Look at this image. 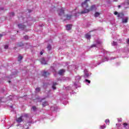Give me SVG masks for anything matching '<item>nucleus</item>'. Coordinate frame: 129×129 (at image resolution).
<instances>
[{
	"instance_id": "f257e3e1",
	"label": "nucleus",
	"mask_w": 129,
	"mask_h": 129,
	"mask_svg": "<svg viewBox=\"0 0 129 129\" xmlns=\"http://www.w3.org/2000/svg\"><path fill=\"white\" fill-rule=\"evenodd\" d=\"M94 10H96V7L95 5H92L89 9H85L84 11H82L80 13H79L80 15H82L83 14H87V13H89V12H91L94 11Z\"/></svg>"
},
{
	"instance_id": "f03ea898",
	"label": "nucleus",
	"mask_w": 129,
	"mask_h": 129,
	"mask_svg": "<svg viewBox=\"0 0 129 129\" xmlns=\"http://www.w3.org/2000/svg\"><path fill=\"white\" fill-rule=\"evenodd\" d=\"M90 0H85L84 2L82 3V7L85 10H86L87 8H88V2H90Z\"/></svg>"
},
{
	"instance_id": "7ed1b4c3",
	"label": "nucleus",
	"mask_w": 129,
	"mask_h": 129,
	"mask_svg": "<svg viewBox=\"0 0 129 129\" xmlns=\"http://www.w3.org/2000/svg\"><path fill=\"white\" fill-rule=\"evenodd\" d=\"M58 13V16H63L65 14V8H61L59 10L57 11Z\"/></svg>"
},
{
	"instance_id": "20e7f679",
	"label": "nucleus",
	"mask_w": 129,
	"mask_h": 129,
	"mask_svg": "<svg viewBox=\"0 0 129 129\" xmlns=\"http://www.w3.org/2000/svg\"><path fill=\"white\" fill-rule=\"evenodd\" d=\"M71 18H72V15L67 14L64 15L63 18L61 19H64V21H66V20H71Z\"/></svg>"
},
{
	"instance_id": "39448f33",
	"label": "nucleus",
	"mask_w": 129,
	"mask_h": 129,
	"mask_svg": "<svg viewBox=\"0 0 129 129\" xmlns=\"http://www.w3.org/2000/svg\"><path fill=\"white\" fill-rule=\"evenodd\" d=\"M128 21V17H126L122 19V23L123 24H126Z\"/></svg>"
},
{
	"instance_id": "423d86ee",
	"label": "nucleus",
	"mask_w": 129,
	"mask_h": 129,
	"mask_svg": "<svg viewBox=\"0 0 129 129\" xmlns=\"http://www.w3.org/2000/svg\"><path fill=\"white\" fill-rule=\"evenodd\" d=\"M42 75V76H44V77H47V76H49V75H50V73L46 71H43Z\"/></svg>"
},
{
	"instance_id": "0eeeda50",
	"label": "nucleus",
	"mask_w": 129,
	"mask_h": 129,
	"mask_svg": "<svg viewBox=\"0 0 129 129\" xmlns=\"http://www.w3.org/2000/svg\"><path fill=\"white\" fill-rule=\"evenodd\" d=\"M17 122H22L23 121V116H21L16 119Z\"/></svg>"
},
{
	"instance_id": "6e6552de",
	"label": "nucleus",
	"mask_w": 129,
	"mask_h": 129,
	"mask_svg": "<svg viewBox=\"0 0 129 129\" xmlns=\"http://www.w3.org/2000/svg\"><path fill=\"white\" fill-rule=\"evenodd\" d=\"M123 17H124V14L122 13H120L117 15V18H120V19H123Z\"/></svg>"
},
{
	"instance_id": "1a4fd4ad",
	"label": "nucleus",
	"mask_w": 129,
	"mask_h": 129,
	"mask_svg": "<svg viewBox=\"0 0 129 129\" xmlns=\"http://www.w3.org/2000/svg\"><path fill=\"white\" fill-rule=\"evenodd\" d=\"M40 62L41 64H43L44 65H46V64H47V62H46V60L44 58H42L41 59H40Z\"/></svg>"
},
{
	"instance_id": "9d476101",
	"label": "nucleus",
	"mask_w": 129,
	"mask_h": 129,
	"mask_svg": "<svg viewBox=\"0 0 129 129\" xmlns=\"http://www.w3.org/2000/svg\"><path fill=\"white\" fill-rule=\"evenodd\" d=\"M66 29L68 31H70L72 29V25L68 24L66 26Z\"/></svg>"
},
{
	"instance_id": "9b49d317",
	"label": "nucleus",
	"mask_w": 129,
	"mask_h": 129,
	"mask_svg": "<svg viewBox=\"0 0 129 129\" xmlns=\"http://www.w3.org/2000/svg\"><path fill=\"white\" fill-rule=\"evenodd\" d=\"M18 27L19 28V29H22V30H24V29H25L26 26L22 24H18Z\"/></svg>"
},
{
	"instance_id": "f8f14e48",
	"label": "nucleus",
	"mask_w": 129,
	"mask_h": 129,
	"mask_svg": "<svg viewBox=\"0 0 129 129\" xmlns=\"http://www.w3.org/2000/svg\"><path fill=\"white\" fill-rule=\"evenodd\" d=\"M123 127H124V128H127L126 126H128L129 127V124L126 122H123Z\"/></svg>"
},
{
	"instance_id": "ddd939ff",
	"label": "nucleus",
	"mask_w": 129,
	"mask_h": 129,
	"mask_svg": "<svg viewBox=\"0 0 129 129\" xmlns=\"http://www.w3.org/2000/svg\"><path fill=\"white\" fill-rule=\"evenodd\" d=\"M100 15V13L98 12H96L94 16L95 18H98V17H99Z\"/></svg>"
},
{
	"instance_id": "4468645a",
	"label": "nucleus",
	"mask_w": 129,
	"mask_h": 129,
	"mask_svg": "<svg viewBox=\"0 0 129 129\" xmlns=\"http://www.w3.org/2000/svg\"><path fill=\"white\" fill-rule=\"evenodd\" d=\"M65 72V71L64 70H60L59 72H58V74L59 75H62L63 74V73H64Z\"/></svg>"
},
{
	"instance_id": "2eb2a0df",
	"label": "nucleus",
	"mask_w": 129,
	"mask_h": 129,
	"mask_svg": "<svg viewBox=\"0 0 129 129\" xmlns=\"http://www.w3.org/2000/svg\"><path fill=\"white\" fill-rule=\"evenodd\" d=\"M57 83H53V84L52 85V89L55 90L56 89V85H57Z\"/></svg>"
},
{
	"instance_id": "dca6fc26",
	"label": "nucleus",
	"mask_w": 129,
	"mask_h": 129,
	"mask_svg": "<svg viewBox=\"0 0 129 129\" xmlns=\"http://www.w3.org/2000/svg\"><path fill=\"white\" fill-rule=\"evenodd\" d=\"M86 38L87 39H90L91 38V36L90 35H89V34H87L86 35Z\"/></svg>"
},
{
	"instance_id": "f3484780",
	"label": "nucleus",
	"mask_w": 129,
	"mask_h": 129,
	"mask_svg": "<svg viewBox=\"0 0 129 129\" xmlns=\"http://www.w3.org/2000/svg\"><path fill=\"white\" fill-rule=\"evenodd\" d=\"M18 47H23L24 46V43L23 42H19L18 44Z\"/></svg>"
},
{
	"instance_id": "a211bd4d",
	"label": "nucleus",
	"mask_w": 129,
	"mask_h": 129,
	"mask_svg": "<svg viewBox=\"0 0 129 129\" xmlns=\"http://www.w3.org/2000/svg\"><path fill=\"white\" fill-rule=\"evenodd\" d=\"M22 59H23V57L21 55H19L18 56V61H19V62L22 61Z\"/></svg>"
},
{
	"instance_id": "6ab92c4d",
	"label": "nucleus",
	"mask_w": 129,
	"mask_h": 129,
	"mask_svg": "<svg viewBox=\"0 0 129 129\" xmlns=\"http://www.w3.org/2000/svg\"><path fill=\"white\" fill-rule=\"evenodd\" d=\"M48 50H50L51 49H52V47H51V45L49 44L47 47Z\"/></svg>"
},
{
	"instance_id": "aec40b11",
	"label": "nucleus",
	"mask_w": 129,
	"mask_h": 129,
	"mask_svg": "<svg viewBox=\"0 0 129 129\" xmlns=\"http://www.w3.org/2000/svg\"><path fill=\"white\" fill-rule=\"evenodd\" d=\"M36 91H37V92H40V91H41V89L40 88H36Z\"/></svg>"
},
{
	"instance_id": "412c9836",
	"label": "nucleus",
	"mask_w": 129,
	"mask_h": 129,
	"mask_svg": "<svg viewBox=\"0 0 129 129\" xmlns=\"http://www.w3.org/2000/svg\"><path fill=\"white\" fill-rule=\"evenodd\" d=\"M25 40H29V36H28L27 35H26L24 37Z\"/></svg>"
},
{
	"instance_id": "4be33fe9",
	"label": "nucleus",
	"mask_w": 129,
	"mask_h": 129,
	"mask_svg": "<svg viewBox=\"0 0 129 129\" xmlns=\"http://www.w3.org/2000/svg\"><path fill=\"white\" fill-rule=\"evenodd\" d=\"M47 105V101H45L43 103L42 106H46Z\"/></svg>"
},
{
	"instance_id": "5701e85b",
	"label": "nucleus",
	"mask_w": 129,
	"mask_h": 129,
	"mask_svg": "<svg viewBox=\"0 0 129 129\" xmlns=\"http://www.w3.org/2000/svg\"><path fill=\"white\" fill-rule=\"evenodd\" d=\"M32 109H33V110H34V111H35V110H36V109H37V107L35 106H32Z\"/></svg>"
},
{
	"instance_id": "b1692460",
	"label": "nucleus",
	"mask_w": 129,
	"mask_h": 129,
	"mask_svg": "<svg viewBox=\"0 0 129 129\" xmlns=\"http://www.w3.org/2000/svg\"><path fill=\"white\" fill-rule=\"evenodd\" d=\"M106 127V126H105V125H103L102 126H101V129H104Z\"/></svg>"
},
{
	"instance_id": "393cba45",
	"label": "nucleus",
	"mask_w": 129,
	"mask_h": 129,
	"mask_svg": "<svg viewBox=\"0 0 129 129\" xmlns=\"http://www.w3.org/2000/svg\"><path fill=\"white\" fill-rule=\"evenodd\" d=\"M105 122H106V123H109V119H106L105 121Z\"/></svg>"
},
{
	"instance_id": "a878e982",
	"label": "nucleus",
	"mask_w": 129,
	"mask_h": 129,
	"mask_svg": "<svg viewBox=\"0 0 129 129\" xmlns=\"http://www.w3.org/2000/svg\"><path fill=\"white\" fill-rule=\"evenodd\" d=\"M4 49H9V45H5Z\"/></svg>"
},
{
	"instance_id": "bb28decb",
	"label": "nucleus",
	"mask_w": 129,
	"mask_h": 129,
	"mask_svg": "<svg viewBox=\"0 0 129 129\" xmlns=\"http://www.w3.org/2000/svg\"><path fill=\"white\" fill-rule=\"evenodd\" d=\"M85 82H88V83H89V84H90V82H91L90 80H87V79L85 80Z\"/></svg>"
},
{
	"instance_id": "cd10ccee",
	"label": "nucleus",
	"mask_w": 129,
	"mask_h": 129,
	"mask_svg": "<svg viewBox=\"0 0 129 129\" xmlns=\"http://www.w3.org/2000/svg\"><path fill=\"white\" fill-rule=\"evenodd\" d=\"M118 14H119V13H118V12H116V11H115V12L114 13V15H115V16H116V15H117V16H118Z\"/></svg>"
},
{
	"instance_id": "c85d7f7f",
	"label": "nucleus",
	"mask_w": 129,
	"mask_h": 129,
	"mask_svg": "<svg viewBox=\"0 0 129 129\" xmlns=\"http://www.w3.org/2000/svg\"><path fill=\"white\" fill-rule=\"evenodd\" d=\"M112 45L113 46H115V45H116V42L113 41V43H112Z\"/></svg>"
},
{
	"instance_id": "c756f323",
	"label": "nucleus",
	"mask_w": 129,
	"mask_h": 129,
	"mask_svg": "<svg viewBox=\"0 0 129 129\" xmlns=\"http://www.w3.org/2000/svg\"><path fill=\"white\" fill-rule=\"evenodd\" d=\"M89 77V74H86L85 77Z\"/></svg>"
},
{
	"instance_id": "7c9ffc66",
	"label": "nucleus",
	"mask_w": 129,
	"mask_h": 129,
	"mask_svg": "<svg viewBox=\"0 0 129 129\" xmlns=\"http://www.w3.org/2000/svg\"><path fill=\"white\" fill-rule=\"evenodd\" d=\"M93 47H96V44H93V45L91 46V48H93Z\"/></svg>"
},
{
	"instance_id": "2f4dec72",
	"label": "nucleus",
	"mask_w": 129,
	"mask_h": 129,
	"mask_svg": "<svg viewBox=\"0 0 129 129\" xmlns=\"http://www.w3.org/2000/svg\"><path fill=\"white\" fill-rule=\"evenodd\" d=\"M24 116H25V117H28V116H29V115H28V114H25L24 115Z\"/></svg>"
},
{
	"instance_id": "473e14b6",
	"label": "nucleus",
	"mask_w": 129,
	"mask_h": 129,
	"mask_svg": "<svg viewBox=\"0 0 129 129\" xmlns=\"http://www.w3.org/2000/svg\"><path fill=\"white\" fill-rule=\"evenodd\" d=\"M12 16H15V13L14 12H12Z\"/></svg>"
},
{
	"instance_id": "72a5a7b5",
	"label": "nucleus",
	"mask_w": 129,
	"mask_h": 129,
	"mask_svg": "<svg viewBox=\"0 0 129 129\" xmlns=\"http://www.w3.org/2000/svg\"><path fill=\"white\" fill-rule=\"evenodd\" d=\"M126 43H127V44H128V43H129V38H128V40H127Z\"/></svg>"
},
{
	"instance_id": "f704fd0d",
	"label": "nucleus",
	"mask_w": 129,
	"mask_h": 129,
	"mask_svg": "<svg viewBox=\"0 0 129 129\" xmlns=\"http://www.w3.org/2000/svg\"><path fill=\"white\" fill-rule=\"evenodd\" d=\"M118 8L119 9V8H121V6L118 5Z\"/></svg>"
},
{
	"instance_id": "c9c22d12",
	"label": "nucleus",
	"mask_w": 129,
	"mask_h": 129,
	"mask_svg": "<svg viewBox=\"0 0 129 129\" xmlns=\"http://www.w3.org/2000/svg\"><path fill=\"white\" fill-rule=\"evenodd\" d=\"M40 55H43V52L42 51L40 52Z\"/></svg>"
},
{
	"instance_id": "e433bc0d",
	"label": "nucleus",
	"mask_w": 129,
	"mask_h": 129,
	"mask_svg": "<svg viewBox=\"0 0 129 129\" xmlns=\"http://www.w3.org/2000/svg\"><path fill=\"white\" fill-rule=\"evenodd\" d=\"M3 37V34H0V38H2Z\"/></svg>"
},
{
	"instance_id": "4c0bfd02",
	"label": "nucleus",
	"mask_w": 129,
	"mask_h": 129,
	"mask_svg": "<svg viewBox=\"0 0 129 129\" xmlns=\"http://www.w3.org/2000/svg\"><path fill=\"white\" fill-rule=\"evenodd\" d=\"M9 83H11V81H9Z\"/></svg>"
}]
</instances>
